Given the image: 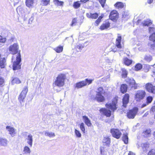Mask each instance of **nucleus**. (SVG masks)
<instances>
[{"label":"nucleus","mask_w":155,"mask_h":155,"mask_svg":"<svg viewBox=\"0 0 155 155\" xmlns=\"http://www.w3.org/2000/svg\"><path fill=\"white\" fill-rule=\"evenodd\" d=\"M67 79L66 75L64 73L59 74L53 84V86L59 87H63L65 84V81Z\"/></svg>","instance_id":"1"},{"label":"nucleus","mask_w":155,"mask_h":155,"mask_svg":"<svg viewBox=\"0 0 155 155\" xmlns=\"http://www.w3.org/2000/svg\"><path fill=\"white\" fill-rule=\"evenodd\" d=\"M118 99V97L117 96H115L112 99L111 103L105 104L106 107L110 109L112 111L114 112L117 109V104Z\"/></svg>","instance_id":"2"},{"label":"nucleus","mask_w":155,"mask_h":155,"mask_svg":"<svg viewBox=\"0 0 155 155\" xmlns=\"http://www.w3.org/2000/svg\"><path fill=\"white\" fill-rule=\"evenodd\" d=\"M21 54L19 52L17 54L16 58V60L14 61L13 63L12 69L13 70H20L21 69Z\"/></svg>","instance_id":"3"},{"label":"nucleus","mask_w":155,"mask_h":155,"mask_svg":"<svg viewBox=\"0 0 155 155\" xmlns=\"http://www.w3.org/2000/svg\"><path fill=\"white\" fill-rule=\"evenodd\" d=\"M93 81V79L86 78L84 80L82 81L76 83L75 88H79L86 85H88L91 84Z\"/></svg>","instance_id":"4"},{"label":"nucleus","mask_w":155,"mask_h":155,"mask_svg":"<svg viewBox=\"0 0 155 155\" xmlns=\"http://www.w3.org/2000/svg\"><path fill=\"white\" fill-rule=\"evenodd\" d=\"M146 95V93L145 91L138 90L135 94L134 98L137 101L140 102L144 98Z\"/></svg>","instance_id":"5"},{"label":"nucleus","mask_w":155,"mask_h":155,"mask_svg":"<svg viewBox=\"0 0 155 155\" xmlns=\"http://www.w3.org/2000/svg\"><path fill=\"white\" fill-rule=\"evenodd\" d=\"M138 108L136 107H134L132 109L129 110L127 113V117L129 119L134 118L138 113Z\"/></svg>","instance_id":"6"},{"label":"nucleus","mask_w":155,"mask_h":155,"mask_svg":"<svg viewBox=\"0 0 155 155\" xmlns=\"http://www.w3.org/2000/svg\"><path fill=\"white\" fill-rule=\"evenodd\" d=\"M18 49L19 46L17 43L13 44L11 45L8 48L10 53L13 55L16 54H18L19 52L20 54V51L18 50Z\"/></svg>","instance_id":"7"},{"label":"nucleus","mask_w":155,"mask_h":155,"mask_svg":"<svg viewBox=\"0 0 155 155\" xmlns=\"http://www.w3.org/2000/svg\"><path fill=\"white\" fill-rule=\"evenodd\" d=\"M126 82L131 89L135 90L139 87L138 84L136 83L135 80L133 78H127L126 80Z\"/></svg>","instance_id":"8"},{"label":"nucleus","mask_w":155,"mask_h":155,"mask_svg":"<svg viewBox=\"0 0 155 155\" xmlns=\"http://www.w3.org/2000/svg\"><path fill=\"white\" fill-rule=\"evenodd\" d=\"M110 133L112 136L117 139H119L122 135V133L120 130L117 128H112L110 130Z\"/></svg>","instance_id":"9"},{"label":"nucleus","mask_w":155,"mask_h":155,"mask_svg":"<svg viewBox=\"0 0 155 155\" xmlns=\"http://www.w3.org/2000/svg\"><path fill=\"white\" fill-rule=\"evenodd\" d=\"M109 17V20L116 22L119 18V14L117 11L113 10L110 12Z\"/></svg>","instance_id":"10"},{"label":"nucleus","mask_w":155,"mask_h":155,"mask_svg":"<svg viewBox=\"0 0 155 155\" xmlns=\"http://www.w3.org/2000/svg\"><path fill=\"white\" fill-rule=\"evenodd\" d=\"M28 91V87L26 86L25 87L21 92L18 98V100L20 102L23 101L24 100L26 96Z\"/></svg>","instance_id":"11"},{"label":"nucleus","mask_w":155,"mask_h":155,"mask_svg":"<svg viewBox=\"0 0 155 155\" xmlns=\"http://www.w3.org/2000/svg\"><path fill=\"white\" fill-rule=\"evenodd\" d=\"M111 22L109 19L105 20L100 26L99 29L101 30H104L109 28L110 26Z\"/></svg>","instance_id":"12"},{"label":"nucleus","mask_w":155,"mask_h":155,"mask_svg":"<svg viewBox=\"0 0 155 155\" xmlns=\"http://www.w3.org/2000/svg\"><path fill=\"white\" fill-rule=\"evenodd\" d=\"M130 95L128 93L125 94L123 96L122 99V106L124 108H126L127 106L129 101Z\"/></svg>","instance_id":"13"},{"label":"nucleus","mask_w":155,"mask_h":155,"mask_svg":"<svg viewBox=\"0 0 155 155\" xmlns=\"http://www.w3.org/2000/svg\"><path fill=\"white\" fill-rule=\"evenodd\" d=\"M121 36L120 34H118L117 38L116 40L115 46L119 49L122 48L124 47L121 44Z\"/></svg>","instance_id":"14"},{"label":"nucleus","mask_w":155,"mask_h":155,"mask_svg":"<svg viewBox=\"0 0 155 155\" xmlns=\"http://www.w3.org/2000/svg\"><path fill=\"white\" fill-rule=\"evenodd\" d=\"M146 90L149 93L154 94L155 86L150 83H147L145 85Z\"/></svg>","instance_id":"15"},{"label":"nucleus","mask_w":155,"mask_h":155,"mask_svg":"<svg viewBox=\"0 0 155 155\" xmlns=\"http://www.w3.org/2000/svg\"><path fill=\"white\" fill-rule=\"evenodd\" d=\"M99 111L100 113H103L104 115L107 117H110L111 114L110 110L105 108H100Z\"/></svg>","instance_id":"16"},{"label":"nucleus","mask_w":155,"mask_h":155,"mask_svg":"<svg viewBox=\"0 0 155 155\" xmlns=\"http://www.w3.org/2000/svg\"><path fill=\"white\" fill-rule=\"evenodd\" d=\"M102 94H96V97L94 98V100L97 101L98 102H104L105 101V98Z\"/></svg>","instance_id":"17"},{"label":"nucleus","mask_w":155,"mask_h":155,"mask_svg":"<svg viewBox=\"0 0 155 155\" xmlns=\"http://www.w3.org/2000/svg\"><path fill=\"white\" fill-rule=\"evenodd\" d=\"M86 16L88 18L95 19L98 18V14L96 12L94 13L89 12L86 13Z\"/></svg>","instance_id":"18"},{"label":"nucleus","mask_w":155,"mask_h":155,"mask_svg":"<svg viewBox=\"0 0 155 155\" xmlns=\"http://www.w3.org/2000/svg\"><path fill=\"white\" fill-rule=\"evenodd\" d=\"M150 143L147 142L142 143L141 144L140 147L142 151L144 152H146L148 148L149 147Z\"/></svg>","instance_id":"19"},{"label":"nucleus","mask_w":155,"mask_h":155,"mask_svg":"<svg viewBox=\"0 0 155 155\" xmlns=\"http://www.w3.org/2000/svg\"><path fill=\"white\" fill-rule=\"evenodd\" d=\"M127 89L128 86L126 84H123L120 85V91L122 94H124L127 92Z\"/></svg>","instance_id":"20"},{"label":"nucleus","mask_w":155,"mask_h":155,"mask_svg":"<svg viewBox=\"0 0 155 155\" xmlns=\"http://www.w3.org/2000/svg\"><path fill=\"white\" fill-rule=\"evenodd\" d=\"M6 60L5 58H2L1 55L0 54V68H5L6 65Z\"/></svg>","instance_id":"21"},{"label":"nucleus","mask_w":155,"mask_h":155,"mask_svg":"<svg viewBox=\"0 0 155 155\" xmlns=\"http://www.w3.org/2000/svg\"><path fill=\"white\" fill-rule=\"evenodd\" d=\"M82 118L85 124L88 127H90L92 125L91 120L86 116H83Z\"/></svg>","instance_id":"22"},{"label":"nucleus","mask_w":155,"mask_h":155,"mask_svg":"<svg viewBox=\"0 0 155 155\" xmlns=\"http://www.w3.org/2000/svg\"><path fill=\"white\" fill-rule=\"evenodd\" d=\"M114 6L117 9H121L125 7V3L121 2H117L114 5Z\"/></svg>","instance_id":"23"},{"label":"nucleus","mask_w":155,"mask_h":155,"mask_svg":"<svg viewBox=\"0 0 155 155\" xmlns=\"http://www.w3.org/2000/svg\"><path fill=\"white\" fill-rule=\"evenodd\" d=\"M133 62L132 59H130L127 57H125L123 58V63L127 66H129Z\"/></svg>","instance_id":"24"},{"label":"nucleus","mask_w":155,"mask_h":155,"mask_svg":"<svg viewBox=\"0 0 155 155\" xmlns=\"http://www.w3.org/2000/svg\"><path fill=\"white\" fill-rule=\"evenodd\" d=\"M128 134L127 133H124L122 137V140L123 141L124 143L125 144H127L128 142Z\"/></svg>","instance_id":"25"},{"label":"nucleus","mask_w":155,"mask_h":155,"mask_svg":"<svg viewBox=\"0 0 155 155\" xmlns=\"http://www.w3.org/2000/svg\"><path fill=\"white\" fill-rule=\"evenodd\" d=\"M6 128L8 130V131L9 132V134L12 136H13L15 134V129L12 127H11L10 126H7L6 127Z\"/></svg>","instance_id":"26"},{"label":"nucleus","mask_w":155,"mask_h":155,"mask_svg":"<svg viewBox=\"0 0 155 155\" xmlns=\"http://www.w3.org/2000/svg\"><path fill=\"white\" fill-rule=\"evenodd\" d=\"M152 24V22L150 20L147 19L145 20L142 23V26H148L151 25Z\"/></svg>","instance_id":"27"},{"label":"nucleus","mask_w":155,"mask_h":155,"mask_svg":"<svg viewBox=\"0 0 155 155\" xmlns=\"http://www.w3.org/2000/svg\"><path fill=\"white\" fill-rule=\"evenodd\" d=\"M35 2V0H26L25 3L27 7L30 8L32 7Z\"/></svg>","instance_id":"28"},{"label":"nucleus","mask_w":155,"mask_h":155,"mask_svg":"<svg viewBox=\"0 0 155 155\" xmlns=\"http://www.w3.org/2000/svg\"><path fill=\"white\" fill-rule=\"evenodd\" d=\"M103 143L105 144L106 145L109 146L110 143V139L109 137H104L103 139Z\"/></svg>","instance_id":"29"},{"label":"nucleus","mask_w":155,"mask_h":155,"mask_svg":"<svg viewBox=\"0 0 155 155\" xmlns=\"http://www.w3.org/2000/svg\"><path fill=\"white\" fill-rule=\"evenodd\" d=\"M51 0H41V5L44 6H46L49 5L50 3Z\"/></svg>","instance_id":"30"},{"label":"nucleus","mask_w":155,"mask_h":155,"mask_svg":"<svg viewBox=\"0 0 155 155\" xmlns=\"http://www.w3.org/2000/svg\"><path fill=\"white\" fill-rule=\"evenodd\" d=\"M8 141L5 138H0V145L2 146H5L7 145Z\"/></svg>","instance_id":"31"},{"label":"nucleus","mask_w":155,"mask_h":155,"mask_svg":"<svg viewBox=\"0 0 155 155\" xmlns=\"http://www.w3.org/2000/svg\"><path fill=\"white\" fill-rule=\"evenodd\" d=\"M121 70L122 72L121 74L122 78H126L128 73L127 71L124 68H122Z\"/></svg>","instance_id":"32"},{"label":"nucleus","mask_w":155,"mask_h":155,"mask_svg":"<svg viewBox=\"0 0 155 155\" xmlns=\"http://www.w3.org/2000/svg\"><path fill=\"white\" fill-rule=\"evenodd\" d=\"M103 15H101L99 16L98 18L95 21V25L98 26L101 21V20L103 17Z\"/></svg>","instance_id":"33"},{"label":"nucleus","mask_w":155,"mask_h":155,"mask_svg":"<svg viewBox=\"0 0 155 155\" xmlns=\"http://www.w3.org/2000/svg\"><path fill=\"white\" fill-rule=\"evenodd\" d=\"M97 94H104L105 91L102 87H100L97 88Z\"/></svg>","instance_id":"34"},{"label":"nucleus","mask_w":155,"mask_h":155,"mask_svg":"<svg viewBox=\"0 0 155 155\" xmlns=\"http://www.w3.org/2000/svg\"><path fill=\"white\" fill-rule=\"evenodd\" d=\"M63 48V46H58L54 49L57 53H60L62 51Z\"/></svg>","instance_id":"35"},{"label":"nucleus","mask_w":155,"mask_h":155,"mask_svg":"<svg viewBox=\"0 0 155 155\" xmlns=\"http://www.w3.org/2000/svg\"><path fill=\"white\" fill-rule=\"evenodd\" d=\"M27 140H28V143L31 147L32 144L33 138L32 136L31 135H29L28 137Z\"/></svg>","instance_id":"36"},{"label":"nucleus","mask_w":155,"mask_h":155,"mask_svg":"<svg viewBox=\"0 0 155 155\" xmlns=\"http://www.w3.org/2000/svg\"><path fill=\"white\" fill-rule=\"evenodd\" d=\"M53 2L55 4L58 6H63L64 3L63 1H59L58 0H53Z\"/></svg>","instance_id":"37"},{"label":"nucleus","mask_w":155,"mask_h":155,"mask_svg":"<svg viewBox=\"0 0 155 155\" xmlns=\"http://www.w3.org/2000/svg\"><path fill=\"white\" fill-rule=\"evenodd\" d=\"M143 133L144 134V136L148 137L151 134V130L150 129H147L143 131Z\"/></svg>","instance_id":"38"},{"label":"nucleus","mask_w":155,"mask_h":155,"mask_svg":"<svg viewBox=\"0 0 155 155\" xmlns=\"http://www.w3.org/2000/svg\"><path fill=\"white\" fill-rule=\"evenodd\" d=\"M142 68V65L140 63L137 64L135 66V70L136 71H138Z\"/></svg>","instance_id":"39"},{"label":"nucleus","mask_w":155,"mask_h":155,"mask_svg":"<svg viewBox=\"0 0 155 155\" xmlns=\"http://www.w3.org/2000/svg\"><path fill=\"white\" fill-rule=\"evenodd\" d=\"M12 83L13 84H19L21 83V81L17 78H15L12 80Z\"/></svg>","instance_id":"40"},{"label":"nucleus","mask_w":155,"mask_h":155,"mask_svg":"<svg viewBox=\"0 0 155 155\" xmlns=\"http://www.w3.org/2000/svg\"><path fill=\"white\" fill-rule=\"evenodd\" d=\"M79 127L83 133H85V131L84 124L83 123H81L80 124Z\"/></svg>","instance_id":"41"},{"label":"nucleus","mask_w":155,"mask_h":155,"mask_svg":"<svg viewBox=\"0 0 155 155\" xmlns=\"http://www.w3.org/2000/svg\"><path fill=\"white\" fill-rule=\"evenodd\" d=\"M81 4L79 2V1H77L74 2L73 6L75 8H78L80 7Z\"/></svg>","instance_id":"42"},{"label":"nucleus","mask_w":155,"mask_h":155,"mask_svg":"<svg viewBox=\"0 0 155 155\" xmlns=\"http://www.w3.org/2000/svg\"><path fill=\"white\" fill-rule=\"evenodd\" d=\"M144 59L147 62H149L152 60V58L151 55H146L145 56Z\"/></svg>","instance_id":"43"},{"label":"nucleus","mask_w":155,"mask_h":155,"mask_svg":"<svg viewBox=\"0 0 155 155\" xmlns=\"http://www.w3.org/2000/svg\"><path fill=\"white\" fill-rule=\"evenodd\" d=\"M100 153L101 155H107L106 150L105 147H100Z\"/></svg>","instance_id":"44"},{"label":"nucleus","mask_w":155,"mask_h":155,"mask_svg":"<svg viewBox=\"0 0 155 155\" xmlns=\"http://www.w3.org/2000/svg\"><path fill=\"white\" fill-rule=\"evenodd\" d=\"M45 134L46 136H48L50 137H53L55 136V134L52 132H46L45 133Z\"/></svg>","instance_id":"45"},{"label":"nucleus","mask_w":155,"mask_h":155,"mask_svg":"<svg viewBox=\"0 0 155 155\" xmlns=\"http://www.w3.org/2000/svg\"><path fill=\"white\" fill-rule=\"evenodd\" d=\"M146 103L147 104H149L150 103L153 101V97H152L151 96H148L146 98Z\"/></svg>","instance_id":"46"},{"label":"nucleus","mask_w":155,"mask_h":155,"mask_svg":"<svg viewBox=\"0 0 155 155\" xmlns=\"http://www.w3.org/2000/svg\"><path fill=\"white\" fill-rule=\"evenodd\" d=\"M24 151L25 153H30V150L29 148L27 146H25L24 147Z\"/></svg>","instance_id":"47"},{"label":"nucleus","mask_w":155,"mask_h":155,"mask_svg":"<svg viewBox=\"0 0 155 155\" xmlns=\"http://www.w3.org/2000/svg\"><path fill=\"white\" fill-rule=\"evenodd\" d=\"M74 132L77 137L80 138L81 137V135L79 130L75 129V130Z\"/></svg>","instance_id":"48"},{"label":"nucleus","mask_w":155,"mask_h":155,"mask_svg":"<svg viewBox=\"0 0 155 155\" xmlns=\"http://www.w3.org/2000/svg\"><path fill=\"white\" fill-rule=\"evenodd\" d=\"M5 82L4 79L2 77H0V87H2L4 86Z\"/></svg>","instance_id":"49"},{"label":"nucleus","mask_w":155,"mask_h":155,"mask_svg":"<svg viewBox=\"0 0 155 155\" xmlns=\"http://www.w3.org/2000/svg\"><path fill=\"white\" fill-rule=\"evenodd\" d=\"M77 18H75L73 19L71 23V25L72 26H73L74 25H76L77 23Z\"/></svg>","instance_id":"50"},{"label":"nucleus","mask_w":155,"mask_h":155,"mask_svg":"<svg viewBox=\"0 0 155 155\" xmlns=\"http://www.w3.org/2000/svg\"><path fill=\"white\" fill-rule=\"evenodd\" d=\"M147 155H155V149H152L150 150L148 152Z\"/></svg>","instance_id":"51"},{"label":"nucleus","mask_w":155,"mask_h":155,"mask_svg":"<svg viewBox=\"0 0 155 155\" xmlns=\"http://www.w3.org/2000/svg\"><path fill=\"white\" fill-rule=\"evenodd\" d=\"M150 40L153 41H155V33H153L150 36Z\"/></svg>","instance_id":"52"},{"label":"nucleus","mask_w":155,"mask_h":155,"mask_svg":"<svg viewBox=\"0 0 155 155\" xmlns=\"http://www.w3.org/2000/svg\"><path fill=\"white\" fill-rule=\"evenodd\" d=\"M6 40V38L3 37L2 36L0 35V43H4Z\"/></svg>","instance_id":"53"},{"label":"nucleus","mask_w":155,"mask_h":155,"mask_svg":"<svg viewBox=\"0 0 155 155\" xmlns=\"http://www.w3.org/2000/svg\"><path fill=\"white\" fill-rule=\"evenodd\" d=\"M77 48L79 50L82 49L84 47V44H79L77 46Z\"/></svg>","instance_id":"54"},{"label":"nucleus","mask_w":155,"mask_h":155,"mask_svg":"<svg viewBox=\"0 0 155 155\" xmlns=\"http://www.w3.org/2000/svg\"><path fill=\"white\" fill-rule=\"evenodd\" d=\"M99 2L102 7H104V4L105 3L106 0H99Z\"/></svg>","instance_id":"55"},{"label":"nucleus","mask_w":155,"mask_h":155,"mask_svg":"<svg viewBox=\"0 0 155 155\" xmlns=\"http://www.w3.org/2000/svg\"><path fill=\"white\" fill-rule=\"evenodd\" d=\"M153 42V43L150 45V47L151 49L154 50L155 49V41Z\"/></svg>","instance_id":"56"},{"label":"nucleus","mask_w":155,"mask_h":155,"mask_svg":"<svg viewBox=\"0 0 155 155\" xmlns=\"http://www.w3.org/2000/svg\"><path fill=\"white\" fill-rule=\"evenodd\" d=\"M111 51H113L114 52H116L117 51V48H116V47H114V46H113L111 48Z\"/></svg>","instance_id":"57"},{"label":"nucleus","mask_w":155,"mask_h":155,"mask_svg":"<svg viewBox=\"0 0 155 155\" xmlns=\"http://www.w3.org/2000/svg\"><path fill=\"white\" fill-rule=\"evenodd\" d=\"M149 31L150 33L154 31V28L153 27H150L149 28Z\"/></svg>","instance_id":"58"},{"label":"nucleus","mask_w":155,"mask_h":155,"mask_svg":"<svg viewBox=\"0 0 155 155\" xmlns=\"http://www.w3.org/2000/svg\"><path fill=\"white\" fill-rule=\"evenodd\" d=\"M150 111L153 113L155 112V106H153L150 109Z\"/></svg>","instance_id":"59"},{"label":"nucleus","mask_w":155,"mask_h":155,"mask_svg":"<svg viewBox=\"0 0 155 155\" xmlns=\"http://www.w3.org/2000/svg\"><path fill=\"white\" fill-rule=\"evenodd\" d=\"M89 0H80V2L83 3H85Z\"/></svg>","instance_id":"60"},{"label":"nucleus","mask_w":155,"mask_h":155,"mask_svg":"<svg viewBox=\"0 0 155 155\" xmlns=\"http://www.w3.org/2000/svg\"><path fill=\"white\" fill-rule=\"evenodd\" d=\"M153 1V0H147V2L148 4H150L152 3Z\"/></svg>","instance_id":"61"},{"label":"nucleus","mask_w":155,"mask_h":155,"mask_svg":"<svg viewBox=\"0 0 155 155\" xmlns=\"http://www.w3.org/2000/svg\"><path fill=\"white\" fill-rule=\"evenodd\" d=\"M128 155H135V154L133 152L130 151L128 153Z\"/></svg>","instance_id":"62"},{"label":"nucleus","mask_w":155,"mask_h":155,"mask_svg":"<svg viewBox=\"0 0 155 155\" xmlns=\"http://www.w3.org/2000/svg\"><path fill=\"white\" fill-rule=\"evenodd\" d=\"M148 104H147L146 103V104H143L141 106L142 107H144L145 106H146L147 105H148Z\"/></svg>","instance_id":"63"},{"label":"nucleus","mask_w":155,"mask_h":155,"mask_svg":"<svg viewBox=\"0 0 155 155\" xmlns=\"http://www.w3.org/2000/svg\"><path fill=\"white\" fill-rule=\"evenodd\" d=\"M153 136L154 138L155 139V131L153 133Z\"/></svg>","instance_id":"64"}]
</instances>
